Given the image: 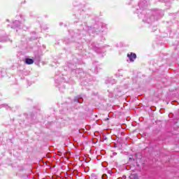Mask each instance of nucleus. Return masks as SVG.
Masks as SVG:
<instances>
[{"instance_id": "obj_22", "label": "nucleus", "mask_w": 179, "mask_h": 179, "mask_svg": "<svg viewBox=\"0 0 179 179\" xmlns=\"http://www.w3.org/2000/svg\"><path fill=\"white\" fill-rule=\"evenodd\" d=\"M122 178L123 179H127V176H124L122 177Z\"/></svg>"}, {"instance_id": "obj_5", "label": "nucleus", "mask_w": 179, "mask_h": 179, "mask_svg": "<svg viewBox=\"0 0 179 179\" xmlns=\"http://www.w3.org/2000/svg\"><path fill=\"white\" fill-rule=\"evenodd\" d=\"M90 48L95 51V52H97V54H100L101 49L97 46H96L95 43H92Z\"/></svg>"}, {"instance_id": "obj_10", "label": "nucleus", "mask_w": 179, "mask_h": 179, "mask_svg": "<svg viewBox=\"0 0 179 179\" xmlns=\"http://www.w3.org/2000/svg\"><path fill=\"white\" fill-rule=\"evenodd\" d=\"M24 63L27 65H32V64H34V59L27 57L24 59Z\"/></svg>"}, {"instance_id": "obj_13", "label": "nucleus", "mask_w": 179, "mask_h": 179, "mask_svg": "<svg viewBox=\"0 0 179 179\" xmlns=\"http://www.w3.org/2000/svg\"><path fill=\"white\" fill-rule=\"evenodd\" d=\"M93 65H94V68L92 69V71L94 73H97L99 72V68L97 67V66H96V64H93Z\"/></svg>"}, {"instance_id": "obj_19", "label": "nucleus", "mask_w": 179, "mask_h": 179, "mask_svg": "<svg viewBox=\"0 0 179 179\" xmlns=\"http://www.w3.org/2000/svg\"><path fill=\"white\" fill-rule=\"evenodd\" d=\"M35 61H37V62H40V61H41V60H40V57H36V58H35Z\"/></svg>"}, {"instance_id": "obj_9", "label": "nucleus", "mask_w": 179, "mask_h": 179, "mask_svg": "<svg viewBox=\"0 0 179 179\" xmlns=\"http://www.w3.org/2000/svg\"><path fill=\"white\" fill-rule=\"evenodd\" d=\"M20 24H22V23H20V21L15 20L13 22V25L11 26V29H17L20 27Z\"/></svg>"}, {"instance_id": "obj_20", "label": "nucleus", "mask_w": 179, "mask_h": 179, "mask_svg": "<svg viewBox=\"0 0 179 179\" xmlns=\"http://www.w3.org/2000/svg\"><path fill=\"white\" fill-rule=\"evenodd\" d=\"M138 17H142V16H143V15L142 14V13L140 12V14L138 15Z\"/></svg>"}, {"instance_id": "obj_11", "label": "nucleus", "mask_w": 179, "mask_h": 179, "mask_svg": "<svg viewBox=\"0 0 179 179\" xmlns=\"http://www.w3.org/2000/svg\"><path fill=\"white\" fill-rule=\"evenodd\" d=\"M105 83H106V85H115V80H114V79H113V78H108V79H106V80H105Z\"/></svg>"}, {"instance_id": "obj_1", "label": "nucleus", "mask_w": 179, "mask_h": 179, "mask_svg": "<svg viewBox=\"0 0 179 179\" xmlns=\"http://www.w3.org/2000/svg\"><path fill=\"white\" fill-rule=\"evenodd\" d=\"M164 16V12L162 10H156L153 11L152 15L147 14L143 18V22L148 24H152L155 20H159L160 17Z\"/></svg>"}, {"instance_id": "obj_6", "label": "nucleus", "mask_w": 179, "mask_h": 179, "mask_svg": "<svg viewBox=\"0 0 179 179\" xmlns=\"http://www.w3.org/2000/svg\"><path fill=\"white\" fill-rule=\"evenodd\" d=\"M127 57H129L130 62H134V61L136 59V55L134 52H130L127 54Z\"/></svg>"}, {"instance_id": "obj_27", "label": "nucleus", "mask_w": 179, "mask_h": 179, "mask_svg": "<svg viewBox=\"0 0 179 179\" xmlns=\"http://www.w3.org/2000/svg\"><path fill=\"white\" fill-rule=\"evenodd\" d=\"M20 17H22V15H20Z\"/></svg>"}, {"instance_id": "obj_18", "label": "nucleus", "mask_w": 179, "mask_h": 179, "mask_svg": "<svg viewBox=\"0 0 179 179\" xmlns=\"http://www.w3.org/2000/svg\"><path fill=\"white\" fill-rule=\"evenodd\" d=\"M85 132V129H82L79 130V134H83Z\"/></svg>"}, {"instance_id": "obj_14", "label": "nucleus", "mask_w": 179, "mask_h": 179, "mask_svg": "<svg viewBox=\"0 0 179 179\" xmlns=\"http://www.w3.org/2000/svg\"><path fill=\"white\" fill-rule=\"evenodd\" d=\"M85 27H83V30L85 31H92V27H87L86 24H84Z\"/></svg>"}, {"instance_id": "obj_7", "label": "nucleus", "mask_w": 179, "mask_h": 179, "mask_svg": "<svg viewBox=\"0 0 179 179\" xmlns=\"http://www.w3.org/2000/svg\"><path fill=\"white\" fill-rule=\"evenodd\" d=\"M75 103L82 104L83 103V95H78L74 98Z\"/></svg>"}, {"instance_id": "obj_12", "label": "nucleus", "mask_w": 179, "mask_h": 179, "mask_svg": "<svg viewBox=\"0 0 179 179\" xmlns=\"http://www.w3.org/2000/svg\"><path fill=\"white\" fill-rule=\"evenodd\" d=\"M0 108H6V110H11L10 106L6 103L0 105Z\"/></svg>"}, {"instance_id": "obj_26", "label": "nucleus", "mask_w": 179, "mask_h": 179, "mask_svg": "<svg viewBox=\"0 0 179 179\" xmlns=\"http://www.w3.org/2000/svg\"><path fill=\"white\" fill-rule=\"evenodd\" d=\"M59 24H60V26H61V25H62V23H60Z\"/></svg>"}, {"instance_id": "obj_8", "label": "nucleus", "mask_w": 179, "mask_h": 179, "mask_svg": "<svg viewBox=\"0 0 179 179\" xmlns=\"http://www.w3.org/2000/svg\"><path fill=\"white\" fill-rule=\"evenodd\" d=\"M7 41H10V38L6 36V35H0V43H6Z\"/></svg>"}, {"instance_id": "obj_25", "label": "nucleus", "mask_w": 179, "mask_h": 179, "mask_svg": "<svg viewBox=\"0 0 179 179\" xmlns=\"http://www.w3.org/2000/svg\"><path fill=\"white\" fill-rule=\"evenodd\" d=\"M129 160H132V158L130 157V158H129Z\"/></svg>"}, {"instance_id": "obj_2", "label": "nucleus", "mask_w": 179, "mask_h": 179, "mask_svg": "<svg viewBox=\"0 0 179 179\" xmlns=\"http://www.w3.org/2000/svg\"><path fill=\"white\" fill-rule=\"evenodd\" d=\"M67 66L69 69H71L72 73H75L76 78L82 79V78H85V76H86V74L85 73L83 70H82V69H73L76 66L75 64H73L72 63H69Z\"/></svg>"}, {"instance_id": "obj_3", "label": "nucleus", "mask_w": 179, "mask_h": 179, "mask_svg": "<svg viewBox=\"0 0 179 179\" xmlns=\"http://www.w3.org/2000/svg\"><path fill=\"white\" fill-rule=\"evenodd\" d=\"M65 80L64 78H58L55 80V83H56V86L57 87H63V89L65 88V87L64 86V83H65Z\"/></svg>"}, {"instance_id": "obj_21", "label": "nucleus", "mask_w": 179, "mask_h": 179, "mask_svg": "<svg viewBox=\"0 0 179 179\" xmlns=\"http://www.w3.org/2000/svg\"><path fill=\"white\" fill-rule=\"evenodd\" d=\"M103 141H107V137L106 136H103Z\"/></svg>"}, {"instance_id": "obj_24", "label": "nucleus", "mask_w": 179, "mask_h": 179, "mask_svg": "<svg viewBox=\"0 0 179 179\" xmlns=\"http://www.w3.org/2000/svg\"><path fill=\"white\" fill-rule=\"evenodd\" d=\"M139 13V9L137 8V14Z\"/></svg>"}, {"instance_id": "obj_23", "label": "nucleus", "mask_w": 179, "mask_h": 179, "mask_svg": "<svg viewBox=\"0 0 179 179\" xmlns=\"http://www.w3.org/2000/svg\"><path fill=\"white\" fill-rule=\"evenodd\" d=\"M111 173H113L111 171H108V173H109V174H111Z\"/></svg>"}, {"instance_id": "obj_16", "label": "nucleus", "mask_w": 179, "mask_h": 179, "mask_svg": "<svg viewBox=\"0 0 179 179\" xmlns=\"http://www.w3.org/2000/svg\"><path fill=\"white\" fill-rule=\"evenodd\" d=\"M150 29H151V31H156V30H157V27H152L150 26Z\"/></svg>"}, {"instance_id": "obj_17", "label": "nucleus", "mask_w": 179, "mask_h": 179, "mask_svg": "<svg viewBox=\"0 0 179 179\" xmlns=\"http://www.w3.org/2000/svg\"><path fill=\"white\" fill-rule=\"evenodd\" d=\"M101 178L102 179H108V176H107V174L104 173V174L102 175Z\"/></svg>"}, {"instance_id": "obj_4", "label": "nucleus", "mask_w": 179, "mask_h": 179, "mask_svg": "<svg viewBox=\"0 0 179 179\" xmlns=\"http://www.w3.org/2000/svg\"><path fill=\"white\" fill-rule=\"evenodd\" d=\"M138 7L141 10H143V9H146V8L148 7V1H146V0H141L138 3Z\"/></svg>"}, {"instance_id": "obj_15", "label": "nucleus", "mask_w": 179, "mask_h": 179, "mask_svg": "<svg viewBox=\"0 0 179 179\" xmlns=\"http://www.w3.org/2000/svg\"><path fill=\"white\" fill-rule=\"evenodd\" d=\"M129 178L130 179H138V176L136 174H131L130 176H129Z\"/></svg>"}]
</instances>
